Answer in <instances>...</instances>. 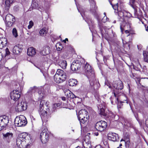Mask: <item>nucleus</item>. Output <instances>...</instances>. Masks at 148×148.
<instances>
[{"label": "nucleus", "instance_id": "nucleus-1", "mask_svg": "<svg viewBox=\"0 0 148 148\" xmlns=\"http://www.w3.org/2000/svg\"><path fill=\"white\" fill-rule=\"evenodd\" d=\"M86 69L85 71L86 74L89 80L90 85L91 86H94L97 82V80L95 79V76L94 71L92 70V67L88 64L86 63L85 65V68Z\"/></svg>", "mask_w": 148, "mask_h": 148}, {"label": "nucleus", "instance_id": "nucleus-2", "mask_svg": "<svg viewBox=\"0 0 148 148\" xmlns=\"http://www.w3.org/2000/svg\"><path fill=\"white\" fill-rule=\"evenodd\" d=\"M66 77V72L61 69H58L54 76V81L60 83L65 80Z\"/></svg>", "mask_w": 148, "mask_h": 148}, {"label": "nucleus", "instance_id": "nucleus-3", "mask_svg": "<svg viewBox=\"0 0 148 148\" xmlns=\"http://www.w3.org/2000/svg\"><path fill=\"white\" fill-rule=\"evenodd\" d=\"M29 135L26 133H23L20 134L16 140V144L18 147L21 148V145L22 147L25 144V141H28V139H29Z\"/></svg>", "mask_w": 148, "mask_h": 148}, {"label": "nucleus", "instance_id": "nucleus-4", "mask_svg": "<svg viewBox=\"0 0 148 148\" xmlns=\"http://www.w3.org/2000/svg\"><path fill=\"white\" fill-rule=\"evenodd\" d=\"M90 4V12L97 18L100 26L99 21H100L99 15L97 14V7L96 5V3L94 0H89Z\"/></svg>", "mask_w": 148, "mask_h": 148}, {"label": "nucleus", "instance_id": "nucleus-5", "mask_svg": "<svg viewBox=\"0 0 148 148\" xmlns=\"http://www.w3.org/2000/svg\"><path fill=\"white\" fill-rule=\"evenodd\" d=\"M19 87L16 88V89L14 90L10 93V97L14 101L18 100L21 97V92L23 89L22 86H20L19 84Z\"/></svg>", "mask_w": 148, "mask_h": 148}, {"label": "nucleus", "instance_id": "nucleus-6", "mask_svg": "<svg viewBox=\"0 0 148 148\" xmlns=\"http://www.w3.org/2000/svg\"><path fill=\"white\" fill-rule=\"evenodd\" d=\"M27 122L26 118L23 115H21L16 117L14 120V124L16 126L21 127L25 126Z\"/></svg>", "mask_w": 148, "mask_h": 148}, {"label": "nucleus", "instance_id": "nucleus-7", "mask_svg": "<svg viewBox=\"0 0 148 148\" xmlns=\"http://www.w3.org/2000/svg\"><path fill=\"white\" fill-rule=\"evenodd\" d=\"M131 16V14L124 10H121L119 13L118 18L121 21H127Z\"/></svg>", "mask_w": 148, "mask_h": 148}, {"label": "nucleus", "instance_id": "nucleus-8", "mask_svg": "<svg viewBox=\"0 0 148 148\" xmlns=\"http://www.w3.org/2000/svg\"><path fill=\"white\" fill-rule=\"evenodd\" d=\"M3 18L5 21L6 26L8 27L12 26L16 21L15 17L10 14H7L5 18Z\"/></svg>", "mask_w": 148, "mask_h": 148}, {"label": "nucleus", "instance_id": "nucleus-9", "mask_svg": "<svg viewBox=\"0 0 148 148\" xmlns=\"http://www.w3.org/2000/svg\"><path fill=\"white\" fill-rule=\"evenodd\" d=\"M50 134L47 128L44 129L41 132L40 138L42 143L45 144L47 142Z\"/></svg>", "mask_w": 148, "mask_h": 148}, {"label": "nucleus", "instance_id": "nucleus-10", "mask_svg": "<svg viewBox=\"0 0 148 148\" xmlns=\"http://www.w3.org/2000/svg\"><path fill=\"white\" fill-rule=\"evenodd\" d=\"M121 22H122L120 23V27L121 31L122 32L124 29H128L130 30L132 29V24L130 19H129L127 21L124 20Z\"/></svg>", "mask_w": 148, "mask_h": 148}, {"label": "nucleus", "instance_id": "nucleus-11", "mask_svg": "<svg viewBox=\"0 0 148 148\" xmlns=\"http://www.w3.org/2000/svg\"><path fill=\"white\" fill-rule=\"evenodd\" d=\"M107 126V123L104 121H101L96 123L95 126V128L96 130L99 131H104Z\"/></svg>", "mask_w": 148, "mask_h": 148}, {"label": "nucleus", "instance_id": "nucleus-12", "mask_svg": "<svg viewBox=\"0 0 148 148\" xmlns=\"http://www.w3.org/2000/svg\"><path fill=\"white\" fill-rule=\"evenodd\" d=\"M27 106L26 103L24 102L18 103L15 108V110L17 112H20L26 110Z\"/></svg>", "mask_w": 148, "mask_h": 148}, {"label": "nucleus", "instance_id": "nucleus-13", "mask_svg": "<svg viewBox=\"0 0 148 148\" xmlns=\"http://www.w3.org/2000/svg\"><path fill=\"white\" fill-rule=\"evenodd\" d=\"M81 66V63L76 60L73 61L71 65V69L73 71H76L79 69Z\"/></svg>", "mask_w": 148, "mask_h": 148}, {"label": "nucleus", "instance_id": "nucleus-14", "mask_svg": "<svg viewBox=\"0 0 148 148\" xmlns=\"http://www.w3.org/2000/svg\"><path fill=\"white\" fill-rule=\"evenodd\" d=\"M8 122L9 119L7 117L5 116L4 118L0 117V126L2 130L6 127Z\"/></svg>", "mask_w": 148, "mask_h": 148}, {"label": "nucleus", "instance_id": "nucleus-15", "mask_svg": "<svg viewBox=\"0 0 148 148\" xmlns=\"http://www.w3.org/2000/svg\"><path fill=\"white\" fill-rule=\"evenodd\" d=\"M88 112L85 109H82L80 110L78 113V119H81V118H89V115H88Z\"/></svg>", "mask_w": 148, "mask_h": 148}, {"label": "nucleus", "instance_id": "nucleus-16", "mask_svg": "<svg viewBox=\"0 0 148 148\" xmlns=\"http://www.w3.org/2000/svg\"><path fill=\"white\" fill-rule=\"evenodd\" d=\"M108 137L109 140L114 142L118 141L119 140L118 135L115 133H109Z\"/></svg>", "mask_w": 148, "mask_h": 148}, {"label": "nucleus", "instance_id": "nucleus-17", "mask_svg": "<svg viewBox=\"0 0 148 148\" xmlns=\"http://www.w3.org/2000/svg\"><path fill=\"white\" fill-rule=\"evenodd\" d=\"M22 45L18 44L14 46L12 50V52L14 54H18L21 52L22 50Z\"/></svg>", "mask_w": 148, "mask_h": 148}, {"label": "nucleus", "instance_id": "nucleus-18", "mask_svg": "<svg viewBox=\"0 0 148 148\" xmlns=\"http://www.w3.org/2000/svg\"><path fill=\"white\" fill-rule=\"evenodd\" d=\"M113 86L115 89L118 90H121L123 88L122 82L120 80L114 82Z\"/></svg>", "mask_w": 148, "mask_h": 148}, {"label": "nucleus", "instance_id": "nucleus-19", "mask_svg": "<svg viewBox=\"0 0 148 148\" xmlns=\"http://www.w3.org/2000/svg\"><path fill=\"white\" fill-rule=\"evenodd\" d=\"M50 48L48 46L44 47L40 51V54L42 56H46L50 52Z\"/></svg>", "mask_w": 148, "mask_h": 148}, {"label": "nucleus", "instance_id": "nucleus-20", "mask_svg": "<svg viewBox=\"0 0 148 148\" xmlns=\"http://www.w3.org/2000/svg\"><path fill=\"white\" fill-rule=\"evenodd\" d=\"M31 7L32 9H38L40 11H42L44 10L43 7L40 6L38 7V5L37 2L35 1H33L31 5Z\"/></svg>", "mask_w": 148, "mask_h": 148}, {"label": "nucleus", "instance_id": "nucleus-21", "mask_svg": "<svg viewBox=\"0 0 148 148\" xmlns=\"http://www.w3.org/2000/svg\"><path fill=\"white\" fill-rule=\"evenodd\" d=\"M7 43V40L5 37L0 38V49H2Z\"/></svg>", "mask_w": 148, "mask_h": 148}, {"label": "nucleus", "instance_id": "nucleus-22", "mask_svg": "<svg viewBox=\"0 0 148 148\" xmlns=\"http://www.w3.org/2000/svg\"><path fill=\"white\" fill-rule=\"evenodd\" d=\"M36 53L35 49L33 47H30L27 50V54L28 56H32L35 55Z\"/></svg>", "mask_w": 148, "mask_h": 148}, {"label": "nucleus", "instance_id": "nucleus-23", "mask_svg": "<svg viewBox=\"0 0 148 148\" xmlns=\"http://www.w3.org/2000/svg\"><path fill=\"white\" fill-rule=\"evenodd\" d=\"M3 138L6 139L8 142H9L10 140L12 137L13 134L12 133L8 132L5 134H3Z\"/></svg>", "mask_w": 148, "mask_h": 148}, {"label": "nucleus", "instance_id": "nucleus-24", "mask_svg": "<svg viewBox=\"0 0 148 148\" xmlns=\"http://www.w3.org/2000/svg\"><path fill=\"white\" fill-rule=\"evenodd\" d=\"M82 144L85 148H91V147L90 142L88 139H85L83 142Z\"/></svg>", "mask_w": 148, "mask_h": 148}, {"label": "nucleus", "instance_id": "nucleus-25", "mask_svg": "<svg viewBox=\"0 0 148 148\" xmlns=\"http://www.w3.org/2000/svg\"><path fill=\"white\" fill-rule=\"evenodd\" d=\"M98 108L100 109L99 112L101 115L103 116H107V114L105 112V106H103L101 107L100 105L98 107Z\"/></svg>", "mask_w": 148, "mask_h": 148}, {"label": "nucleus", "instance_id": "nucleus-26", "mask_svg": "<svg viewBox=\"0 0 148 148\" xmlns=\"http://www.w3.org/2000/svg\"><path fill=\"white\" fill-rule=\"evenodd\" d=\"M66 95L67 96L68 98L71 99L75 98L77 97L74 95L72 92L69 90L65 92Z\"/></svg>", "mask_w": 148, "mask_h": 148}, {"label": "nucleus", "instance_id": "nucleus-27", "mask_svg": "<svg viewBox=\"0 0 148 148\" xmlns=\"http://www.w3.org/2000/svg\"><path fill=\"white\" fill-rule=\"evenodd\" d=\"M28 135H29V137L30 138H28V140L29 141H25V143H26L27 144L26 145H25V146L26 148H29L30 147V146L32 144V143H33V140L31 136H30V134H28Z\"/></svg>", "mask_w": 148, "mask_h": 148}, {"label": "nucleus", "instance_id": "nucleus-28", "mask_svg": "<svg viewBox=\"0 0 148 148\" xmlns=\"http://www.w3.org/2000/svg\"><path fill=\"white\" fill-rule=\"evenodd\" d=\"M58 65H59L62 69H65L67 65V63L65 60H61Z\"/></svg>", "mask_w": 148, "mask_h": 148}, {"label": "nucleus", "instance_id": "nucleus-29", "mask_svg": "<svg viewBox=\"0 0 148 148\" xmlns=\"http://www.w3.org/2000/svg\"><path fill=\"white\" fill-rule=\"evenodd\" d=\"M77 83V80L74 79H70L69 81V85L70 86H76Z\"/></svg>", "mask_w": 148, "mask_h": 148}, {"label": "nucleus", "instance_id": "nucleus-30", "mask_svg": "<svg viewBox=\"0 0 148 148\" xmlns=\"http://www.w3.org/2000/svg\"><path fill=\"white\" fill-rule=\"evenodd\" d=\"M120 98L121 99V100L119 101L120 102V103L121 104L123 103H128L127 98L124 95H123L121 96Z\"/></svg>", "mask_w": 148, "mask_h": 148}, {"label": "nucleus", "instance_id": "nucleus-31", "mask_svg": "<svg viewBox=\"0 0 148 148\" xmlns=\"http://www.w3.org/2000/svg\"><path fill=\"white\" fill-rule=\"evenodd\" d=\"M14 0H6L5 1V7L8 9L10 5L13 2Z\"/></svg>", "mask_w": 148, "mask_h": 148}, {"label": "nucleus", "instance_id": "nucleus-32", "mask_svg": "<svg viewBox=\"0 0 148 148\" xmlns=\"http://www.w3.org/2000/svg\"><path fill=\"white\" fill-rule=\"evenodd\" d=\"M47 32V29L46 27H44L40 30L39 33L41 36H44L46 35Z\"/></svg>", "mask_w": 148, "mask_h": 148}, {"label": "nucleus", "instance_id": "nucleus-33", "mask_svg": "<svg viewBox=\"0 0 148 148\" xmlns=\"http://www.w3.org/2000/svg\"><path fill=\"white\" fill-rule=\"evenodd\" d=\"M38 90V89L34 86L32 87H31L29 90L27 92L30 94L34 93Z\"/></svg>", "mask_w": 148, "mask_h": 148}, {"label": "nucleus", "instance_id": "nucleus-34", "mask_svg": "<svg viewBox=\"0 0 148 148\" xmlns=\"http://www.w3.org/2000/svg\"><path fill=\"white\" fill-rule=\"evenodd\" d=\"M144 60L145 62H148V52L146 51H144L143 52Z\"/></svg>", "mask_w": 148, "mask_h": 148}, {"label": "nucleus", "instance_id": "nucleus-35", "mask_svg": "<svg viewBox=\"0 0 148 148\" xmlns=\"http://www.w3.org/2000/svg\"><path fill=\"white\" fill-rule=\"evenodd\" d=\"M61 60V58L58 56L53 58L54 62L56 64H58Z\"/></svg>", "mask_w": 148, "mask_h": 148}, {"label": "nucleus", "instance_id": "nucleus-36", "mask_svg": "<svg viewBox=\"0 0 148 148\" xmlns=\"http://www.w3.org/2000/svg\"><path fill=\"white\" fill-rule=\"evenodd\" d=\"M114 95L115 97V99L116 100V101H115V103L117 105V107L118 108H121V105H122V104H121V103H120V102H119V98H116V94L115 92L114 93Z\"/></svg>", "mask_w": 148, "mask_h": 148}, {"label": "nucleus", "instance_id": "nucleus-37", "mask_svg": "<svg viewBox=\"0 0 148 148\" xmlns=\"http://www.w3.org/2000/svg\"><path fill=\"white\" fill-rule=\"evenodd\" d=\"M146 78H142L141 79H138V81L139 83V84L141 85L142 86L145 87L144 86L143 84H144V83L146 82V81L145 79Z\"/></svg>", "mask_w": 148, "mask_h": 148}, {"label": "nucleus", "instance_id": "nucleus-38", "mask_svg": "<svg viewBox=\"0 0 148 148\" xmlns=\"http://www.w3.org/2000/svg\"><path fill=\"white\" fill-rule=\"evenodd\" d=\"M113 8L115 10H117L119 13V12L121 11V9H119L118 7V4L117 3L114 5H112Z\"/></svg>", "mask_w": 148, "mask_h": 148}, {"label": "nucleus", "instance_id": "nucleus-39", "mask_svg": "<svg viewBox=\"0 0 148 148\" xmlns=\"http://www.w3.org/2000/svg\"><path fill=\"white\" fill-rule=\"evenodd\" d=\"M47 115V112L43 111L41 112V117L42 120L45 119V117Z\"/></svg>", "mask_w": 148, "mask_h": 148}, {"label": "nucleus", "instance_id": "nucleus-40", "mask_svg": "<svg viewBox=\"0 0 148 148\" xmlns=\"http://www.w3.org/2000/svg\"><path fill=\"white\" fill-rule=\"evenodd\" d=\"M12 33L15 37L16 38L18 36V35L17 31L15 28H14L13 29Z\"/></svg>", "mask_w": 148, "mask_h": 148}, {"label": "nucleus", "instance_id": "nucleus-41", "mask_svg": "<svg viewBox=\"0 0 148 148\" xmlns=\"http://www.w3.org/2000/svg\"><path fill=\"white\" fill-rule=\"evenodd\" d=\"M45 103V101L44 100H42L40 101V111L43 110L42 107H43L44 103Z\"/></svg>", "mask_w": 148, "mask_h": 148}, {"label": "nucleus", "instance_id": "nucleus-42", "mask_svg": "<svg viewBox=\"0 0 148 148\" xmlns=\"http://www.w3.org/2000/svg\"><path fill=\"white\" fill-rule=\"evenodd\" d=\"M88 118H87V117L86 118V117L85 118H83L82 119L81 118V119H78L81 123H84L88 120Z\"/></svg>", "mask_w": 148, "mask_h": 148}, {"label": "nucleus", "instance_id": "nucleus-43", "mask_svg": "<svg viewBox=\"0 0 148 148\" xmlns=\"http://www.w3.org/2000/svg\"><path fill=\"white\" fill-rule=\"evenodd\" d=\"M77 8L78 11L80 12L82 16L83 17V14L84 13V11L83 9H82V8H80L79 7H78L77 6Z\"/></svg>", "mask_w": 148, "mask_h": 148}, {"label": "nucleus", "instance_id": "nucleus-44", "mask_svg": "<svg viewBox=\"0 0 148 148\" xmlns=\"http://www.w3.org/2000/svg\"><path fill=\"white\" fill-rule=\"evenodd\" d=\"M137 67H135L134 65H133V68L135 69L136 70H138L139 69V67H141V65H140V64L139 62H138V60H137Z\"/></svg>", "mask_w": 148, "mask_h": 148}, {"label": "nucleus", "instance_id": "nucleus-45", "mask_svg": "<svg viewBox=\"0 0 148 148\" xmlns=\"http://www.w3.org/2000/svg\"><path fill=\"white\" fill-rule=\"evenodd\" d=\"M109 20V18L107 17L106 16H105L102 19L101 21L103 23H105Z\"/></svg>", "mask_w": 148, "mask_h": 148}, {"label": "nucleus", "instance_id": "nucleus-46", "mask_svg": "<svg viewBox=\"0 0 148 148\" xmlns=\"http://www.w3.org/2000/svg\"><path fill=\"white\" fill-rule=\"evenodd\" d=\"M60 103H55L53 104V108L54 109H56L57 108L60 107Z\"/></svg>", "mask_w": 148, "mask_h": 148}, {"label": "nucleus", "instance_id": "nucleus-47", "mask_svg": "<svg viewBox=\"0 0 148 148\" xmlns=\"http://www.w3.org/2000/svg\"><path fill=\"white\" fill-rule=\"evenodd\" d=\"M34 23L32 21H30L29 23V25L28 26V29H30L33 26Z\"/></svg>", "mask_w": 148, "mask_h": 148}, {"label": "nucleus", "instance_id": "nucleus-48", "mask_svg": "<svg viewBox=\"0 0 148 148\" xmlns=\"http://www.w3.org/2000/svg\"><path fill=\"white\" fill-rule=\"evenodd\" d=\"M131 29L130 30L129 29H127L125 31V32L126 34H127V36H128L130 35V34H131Z\"/></svg>", "mask_w": 148, "mask_h": 148}, {"label": "nucleus", "instance_id": "nucleus-49", "mask_svg": "<svg viewBox=\"0 0 148 148\" xmlns=\"http://www.w3.org/2000/svg\"><path fill=\"white\" fill-rule=\"evenodd\" d=\"M59 44V46H60V47H58L57 48V50L58 51L61 50L62 48V45L61 43L58 44V45Z\"/></svg>", "mask_w": 148, "mask_h": 148}, {"label": "nucleus", "instance_id": "nucleus-50", "mask_svg": "<svg viewBox=\"0 0 148 148\" xmlns=\"http://www.w3.org/2000/svg\"><path fill=\"white\" fill-rule=\"evenodd\" d=\"M6 54L7 55H8L10 54V52L9 51V49L8 48H6L5 50Z\"/></svg>", "mask_w": 148, "mask_h": 148}, {"label": "nucleus", "instance_id": "nucleus-51", "mask_svg": "<svg viewBox=\"0 0 148 148\" xmlns=\"http://www.w3.org/2000/svg\"><path fill=\"white\" fill-rule=\"evenodd\" d=\"M125 143L126 146L127 147L129 146V144L130 143V142L129 141H127L126 142L125 141Z\"/></svg>", "mask_w": 148, "mask_h": 148}, {"label": "nucleus", "instance_id": "nucleus-52", "mask_svg": "<svg viewBox=\"0 0 148 148\" xmlns=\"http://www.w3.org/2000/svg\"><path fill=\"white\" fill-rule=\"evenodd\" d=\"M145 124L148 127V118L145 121Z\"/></svg>", "mask_w": 148, "mask_h": 148}, {"label": "nucleus", "instance_id": "nucleus-53", "mask_svg": "<svg viewBox=\"0 0 148 148\" xmlns=\"http://www.w3.org/2000/svg\"><path fill=\"white\" fill-rule=\"evenodd\" d=\"M103 60L104 63H105L106 62V57L104 56L103 57Z\"/></svg>", "mask_w": 148, "mask_h": 148}, {"label": "nucleus", "instance_id": "nucleus-54", "mask_svg": "<svg viewBox=\"0 0 148 148\" xmlns=\"http://www.w3.org/2000/svg\"><path fill=\"white\" fill-rule=\"evenodd\" d=\"M61 98L62 99L63 101H65L66 100V98L65 97H62Z\"/></svg>", "mask_w": 148, "mask_h": 148}, {"label": "nucleus", "instance_id": "nucleus-55", "mask_svg": "<svg viewBox=\"0 0 148 148\" xmlns=\"http://www.w3.org/2000/svg\"><path fill=\"white\" fill-rule=\"evenodd\" d=\"M126 125H127L128 127H131V125H130V124L129 123L126 124Z\"/></svg>", "mask_w": 148, "mask_h": 148}, {"label": "nucleus", "instance_id": "nucleus-56", "mask_svg": "<svg viewBox=\"0 0 148 148\" xmlns=\"http://www.w3.org/2000/svg\"><path fill=\"white\" fill-rule=\"evenodd\" d=\"M95 148H103V147H101L100 146H97Z\"/></svg>", "mask_w": 148, "mask_h": 148}, {"label": "nucleus", "instance_id": "nucleus-57", "mask_svg": "<svg viewBox=\"0 0 148 148\" xmlns=\"http://www.w3.org/2000/svg\"><path fill=\"white\" fill-rule=\"evenodd\" d=\"M110 100H111V103L112 104H113V103H114V101H113L112 100V99H111V98H110Z\"/></svg>", "mask_w": 148, "mask_h": 148}, {"label": "nucleus", "instance_id": "nucleus-58", "mask_svg": "<svg viewBox=\"0 0 148 148\" xmlns=\"http://www.w3.org/2000/svg\"><path fill=\"white\" fill-rule=\"evenodd\" d=\"M135 0H130V2H132L133 3H134V2Z\"/></svg>", "mask_w": 148, "mask_h": 148}, {"label": "nucleus", "instance_id": "nucleus-59", "mask_svg": "<svg viewBox=\"0 0 148 148\" xmlns=\"http://www.w3.org/2000/svg\"><path fill=\"white\" fill-rule=\"evenodd\" d=\"M87 67H86V68H85V66H84V70L85 71V70H86V69H87Z\"/></svg>", "mask_w": 148, "mask_h": 148}, {"label": "nucleus", "instance_id": "nucleus-60", "mask_svg": "<svg viewBox=\"0 0 148 148\" xmlns=\"http://www.w3.org/2000/svg\"><path fill=\"white\" fill-rule=\"evenodd\" d=\"M96 136H97L98 135V133H96L95 134Z\"/></svg>", "mask_w": 148, "mask_h": 148}, {"label": "nucleus", "instance_id": "nucleus-61", "mask_svg": "<svg viewBox=\"0 0 148 148\" xmlns=\"http://www.w3.org/2000/svg\"><path fill=\"white\" fill-rule=\"evenodd\" d=\"M146 30L148 32V26L147 27V28H146Z\"/></svg>", "mask_w": 148, "mask_h": 148}, {"label": "nucleus", "instance_id": "nucleus-62", "mask_svg": "<svg viewBox=\"0 0 148 148\" xmlns=\"http://www.w3.org/2000/svg\"><path fill=\"white\" fill-rule=\"evenodd\" d=\"M63 42H64V43H66V40H63Z\"/></svg>", "mask_w": 148, "mask_h": 148}, {"label": "nucleus", "instance_id": "nucleus-63", "mask_svg": "<svg viewBox=\"0 0 148 148\" xmlns=\"http://www.w3.org/2000/svg\"><path fill=\"white\" fill-rule=\"evenodd\" d=\"M116 21H114L113 22V23H116Z\"/></svg>", "mask_w": 148, "mask_h": 148}, {"label": "nucleus", "instance_id": "nucleus-64", "mask_svg": "<svg viewBox=\"0 0 148 148\" xmlns=\"http://www.w3.org/2000/svg\"><path fill=\"white\" fill-rule=\"evenodd\" d=\"M65 40H66V41L67 40L68 41V39L67 38H66Z\"/></svg>", "mask_w": 148, "mask_h": 148}]
</instances>
